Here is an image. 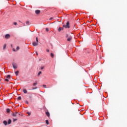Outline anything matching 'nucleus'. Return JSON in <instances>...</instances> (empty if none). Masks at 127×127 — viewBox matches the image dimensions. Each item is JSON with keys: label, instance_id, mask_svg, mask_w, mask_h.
<instances>
[{"label": "nucleus", "instance_id": "26", "mask_svg": "<svg viewBox=\"0 0 127 127\" xmlns=\"http://www.w3.org/2000/svg\"><path fill=\"white\" fill-rule=\"evenodd\" d=\"M26 24H29V21H27L26 22Z\"/></svg>", "mask_w": 127, "mask_h": 127}, {"label": "nucleus", "instance_id": "14", "mask_svg": "<svg viewBox=\"0 0 127 127\" xmlns=\"http://www.w3.org/2000/svg\"><path fill=\"white\" fill-rule=\"evenodd\" d=\"M6 48V44H4L3 47V50H4V49H5Z\"/></svg>", "mask_w": 127, "mask_h": 127}, {"label": "nucleus", "instance_id": "21", "mask_svg": "<svg viewBox=\"0 0 127 127\" xmlns=\"http://www.w3.org/2000/svg\"><path fill=\"white\" fill-rule=\"evenodd\" d=\"M6 112H7V113H9V112H10V110L9 109H7Z\"/></svg>", "mask_w": 127, "mask_h": 127}, {"label": "nucleus", "instance_id": "11", "mask_svg": "<svg viewBox=\"0 0 127 127\" xmlns=\"http://www.w3.org/2000/svg\"><path fill=\"white\" fill-rule=\"evenodd\" d=\"M7 124H8V125H10V124H11V120L9 119L7 122Z\"/></svg>", "mask_w": 127, "mask_h": 127}, {"label": "nucleus", "instance_id": "7", "mask_svg": "<svg viewBox=\"0 0 127 127\" xmlns=\"http://www.w3.org/2000/svg\"><path fill=\"white\" fill-rule=\"evenodd\" d=\"M33 46H37L38 45V43L35 42H33Z\"/></svg>", "mask_w": 127, "mask_h": 127}, {"label": "nucleus", "instance_id": "1", "mask_svg": "<svg viewBox=\"0 0 127 127\" xmlns=\"http://www.w3.org/2000/svg\"><path fill=\"white\" fill-rule=\"evenodd\" d=\"M63 27L64 28H70V23L67 21L65 25H63Z\"/></svg>", "mask_w": 127, "mask_h": 127}, {"label": "nucleus", "instance_id": "4", "mask_svg": "<svg viewBox=\"0 0 127 127\" xmlns=\"http://www.w3.org/2000/svg\"><path fill=\"white\" fill-rule=\"evenodd\" d=\"M12 116L13 117H18V113L17 112H15L14 113H12Z\"/></svg>", "mask_w": 127, "mask_h": 127}, {"label": "nucleus", "instance_id": "39", "mask_svg": "<svg viewBox=\"0 0 127 127\" xmlns=\"http://www.w3.org/2000/svg\"><path fill=\"white\" fill-rule=\"evenodd\" d=\"M23 26H25V24H23Z\"/></svg>", "mask_w": 127, "mask_h": 127}, {"label": "nucleus", "instance_id": "16", "mask_svg": "<svg viewBox=\"0 0 127 127\" xmlns=\"http://www.w3.org/2000/svg\"><path fill=\"white\" fill-rule=\"evenodd\" d=\"M37 85V82H35L33 84V87H35V86Z\"/></svg>", "mask_w": 127, "mask_h": 127}, {"label": "nucleus", "instance_id": "5", "mask_svg": "<svg viewBox=\"0 0 127 127\" xmlns=\"http://www.w3.org/2000/svg\"><path fill=\"white\" fill-rule=\"evenodd\" d=\"M64 29V27H63H63H60L58 29V30L59 32H60V31H62V30H63Z\"/></svg>", "mask_w": 127, "mask_h": 127}, {"label": "nucleus", "instance_id": "41", "mask_svg": "<svg viewBox=\"0 0 127 127\" xmlns=\"http://www.w3.org/2000/svg\"><path fill=\"white\" fill-rule=\"evenodd\" d=\"M18 115H20V114H19Z\"/></svg>", "mask_w": 127, "mask_h": 127}, {"label": "nucleus", "instance_id": "42", "mask_svg": "<svg viewBox=\"0 0 127 127\" xmlns=\"http://www.w3.org/2000/svg\"><path fill=\"white\" fill-rule=\"evenodd\" d=\"M31 94H32V93H31Z\"/></svg>", "mask_w": 127, "mask_h": 127}, {"label": "nucleus", "instance_id": "15", "mask_svg": "<svg viewBox=\"0 0 127 127\" xmlns=\"http://www.w3.org/2000/svg\"><path fill=\"white\" fill-rule=\"evenodd\" d=\"M18 73H19V71H18L15 72L16 76H17L18 75Z\"/></svg>", "mask_w": 127, "mask_h": 127}, {"label": "nucleus", "instance_id": "33", "mask_svg": "<svg viewBox=\"0 0 127 127\" xmlns=\"http://www.w3.org/2000/svg\"><path fill=\"white\" fill-rule=\"evenodd\" d=\"M25 102H26V104H27L28 105V101H26Z\"/></svg>", "mask_w": 127, "mask_h": 127}, {"label": "nucleus", "instance_id": "40", "mask_svg": "<svg viewBox=\"0 0 127 127\" xmlns=\"http://www.w3.org/2000/svg\"><path fill=\"white\" fill-rule=\"evenodd\" d=\"M36 54H37V55H38V53H37V52H36Z\"/></svg>", "mask_w": 127, "mask_h": 127}, {"label": "nucleus", "instance_id": "23", "mask_svg": "<svg viewBox=\"0 0 127 127\" xmlns=\"http://www.w3.org/2000/svg\"><path fill=\"white\" fill-rule=\"evenodd\" d=\"M36 42H37V43H38V37H36Z\"/></svg>", "mask_w": 127, "mask_h": 127}, {"label": "nucleus", "instance_id": "25", "mask_svg": "<svg viewBox=\"0 0 127 127\" xmlns=\"http://www.w3.org/2000/svg\"><path fill=\"white\" fill-rule=\"evenodd\" d=\"M36 89H37V87H33L32 90H36Z\"/></svg>", "mask_w": 127, "mask_h": 127}, {"label": "nucleus", "instance_id": "19", "mask_svg": "<svg viewBox=\"0 0 127 127\" xmlns=\"http://www.w3.org/2000/svg\"><path fill=\"white\" fill-rule=\"evenodd\" d=\"M20 100H21V97L19 96L17 98V100L19 101Z\"/></svg>", "mask_w": 127, "mask_h": 127}, {"label": "nucleus", "instance_id": "37", "mask_svg": "<svg viewBox=\"0 0 127 127\" xmlns=\"http://www.w3.org/2000/svg\"><path fill=\"white\" fill-rule=\"evenodd\" d=\"M50 20H51L52 19H53V17H51V18H50Z\"/></svg>", "mask_w": 127, "mask_h": 127}, {"label": "nucleus", "instance_id": "2", "mask_svg": "<svg viewBox=\"0 0 127 127\" xmlns=\"http://www.w3.org/2000/svg\"><path fill=\"white\" fill-rule=\"evenodd\" d=\"M5 38H6V39H9V38H10V34H6L5 36Z\"/></svg>", "mask_w": 127, "mask_h": 127}, {"label": "nucleus", "instance_id": "6", "mask_svg": "<svg viewBox=\"0 0 127 127\" xmlns=\"http://www.w3.org/2000/svg\"><path fill=\"white\" fill-rule=\"evenodd\" d=\"M12 66H13V68L14 69H16V68H17V65H16V64L13 63L12 64Z\"/></svg>", "mask_w": 127, "mask_h": 127}, {"label": "nucleus", "instance_id": "28", "mask_svg": "<svg viewBox=\"0 0 127 127\" xmlns=\"http://www.w3.org/2000/svg\"><path fill=\"white\" fill-rule=\"evenodd\" d=\"M44 66L41 67V70H43Z\"/></svg>", "mask_w": 127, "mask_h": 127}, {"label": "nucleus", "instance_id": "24", "mask_svg": "<svg viewBox=\"0 0 127 127\" xmlns=\"http://www.w3.org/2000/svg\"><path fill=\"white\" fill-rule=\"evenodd\" d=\"M41 73H42L41 71H39V73H38V76H40Z\"/></svg>", "mask_w": 127, "mask_h": 127}, {"label": "nucleus", "instance_id": "27", "mask_svg": "<svg viewBox=\"0 0 127 127\" xmlns=\"http://www.w3.org/2000/svg\"><path fill=\"white\" fill-rule=\"evenodd\" d=\"M46 31H47V32L49 31V29H48V28H46Z\"/></svg>", "mask_w": 127, "mask_h": 127}, {"label": "nucleus", "instance_id": "31", "mask_svg": "<svg viewBox=\"0 0 127 127\" xmlns=\"http://www.w3.org/2000/svg\"><path fill=\"white\" fill-rule=\"evenodd\" d=\"M5 81H6V82H8L9 80L8 79H5Z\"/></svg>", "mask_w": 127, "mask_h": 127}, {"label": "nucleus", "instance_id": "17", "mask_svg": "<svg viewBox=\"0 0 127 127\" xmlns=\"http://www.w3.org/2000/svg\"><path fill=\"white\" fill-rule=\"evenodd\" d=\"M65 36L66 38L68 39L69 37V35H68L67 34H65Z\"/></svg>", "mask_w": 127, "mask_h": 127}, {"label": "nucleus", "instance_id": "8", "mask_svg": "<svg viewBox=\"0 0 127 127\" xmlns=\"http://www.w3.org/2000/svg\"><path fill=\"white\" fill-rule=\"evenodd\" d=\"M35 13H36V14H39V13H40V10H36Z\"/></svg>", "mask_w": 127, "mask_h": 127}, {"label": "nucleus", "instance_id": "3", "mask_svg": "<svg viewBox=\"0 0 127 127\" xmlns=\"http://www.w3.org/2000/svg\"><path fill=\"white\" fill-rule=\"evenodd\" d=\"M71 40H72V36H69L67 39V41L70 42Z\"/></svg>", "mask_w": 127, "mask_h": 127}, {"label": "nucleus", "instance_id": "34", "mask_svg": "<svg viewBox=\"0 0 127 127\" xmlns=\"http://www.w3.org/2000/svg\"><path fill=\"white\" fill-rule=\"evenodd\" d=\"M13 51H14V52H15V49H14V48L13 49Z\"/></svg>", "mask_w": 127, "mask_h": 127}, {"label": "nucleus", "instance_id": "35", "mask_svg": "<svg viewBox=\"0 0 127 127\" xmlns=\"http://www.w3.org/2000/svg\"><path fill=\"white\" fill-rule=\"evenodd\" d=\"M46 51H47V52H49V50L47 49V50H46Z\"/></svg>", "mask_w": 127, "mask_h": 127}, {"label": "nucleus", "instance_id": "36", "mask_svg": "<svg viewBox=\"0 0 127 127\" xmlns=\"http://www.w3.org/2000/svg\"><path fill=\"white\" fill-rule=\"evenodd\" d=\"M27 114H28V116H30V113L28 112Z\"/></svg>", "mask_w": 127, "mask_h": 127}, {"label": "nucleus", "instance_id": "10", "mask_svg": "<svg viewBox=\"0 0 127 127\" xmlns=\"http://www.w3.org/2000/svg\"><path fill=\"white\" fill-rule=\"evenodd\" d=\"M46 115L47 116V117H50V114L49 113V112H46Z\"/></svg>", "mask_w": 127, "mask_h": 127}, {"label": "nucleus", "instance_id": "32", "mask_svg": "<svg viewBox=\"0 0 127 127\" xmlns=\"http://www.w3.org/2000/svg\"><path fill=\"white\" fill-rule=\"evenodd\" d=\"M16 121H17V119H13V122H16Z\"/></svg>", "mask_w": 127, "mask_h": 127}, {"label": "nucleus", "instance_id": "30", "mask_svg": "<svg viewBox=\"0 0 127 127\" xmlns=\"http://www.w3.org/2000/svg\"><path fill=\"white\" fill-rule=\"evenodd\" d=\"M16 50H19V47H17Z\"/></svg>", "mask_w": 127, "mask_h": 127}, {"label": "nucleus", "instance_id": "29", "mask_svg": "<svg viewBox=\"0 0 127 127\" xmlns=\"http://www.w3.org/2000/svg\"><path fill=\"white\" fill-rule=\"evenodd\" d=\"M13 24H14V25H17V23H16V22H14Z\"/></svg>", "mask_w": 127, "mask_h": 127}, {"label": "nucleus", "instance_id": "20", "mask_svg": "<svg viewBox=\"0 0 127 127\" xmlns=\"http://www.w3.org/2000/svg\"><path fill=\"white\" fill-rule=\"evenodd\" d=\"M29 99H30V100H31V99H32V95H30L29 96Z\"/></svg>", "mask_w": 127, "mask_h": 127}, {"label": "nucleus", "instance_id": "13", "mask_svg": "<svg viewBox=\"0 0 127 127\" xmlns=\"http://www.w3.org/2000/svg\"><path fill=\"white\" fill-rule=\"evenodd\" d=\"M51 56L52 58H54V54L53 53H51Z\"/></svg>", "mask_w": 127, "mask_h": 127}, {"label": "nucleus", "instance_id": "9", "mask_svg": "<svg viewBox=\"0 0 127 127\" xmlns=\"http://www.w3.org/2000/svg\"><path fill=\"white\" fill-rule=\"evenodd\" d=\"M23 92L24 94H26L27 93V90H26L25 89H23Z\"/></svg>", "mask_w": 127, "mask_h": 127}, {"label": "nucleus", "instance_id": "18", "mask_svg": "<svg viewBox=\"0 0 127 127\" xmlns=\"http://www.w3.org/2000/svg\"><path fill=\"white\" fill-rule=\"evenodd\" d=\"M46 125H49V121H48V120H46Z\"/></svg>", "mask_w": 127, "mask_h": 127}, {"label": "nucleus", "instance_id": "12", "mask_svg": "<svg viewBox=\"0 0 127 127\" xmlns=\"http://www.w3.org/2000/svg\"><path fill=\"white\" fill-rule=\"evenodd\" d=\"M3 124H4V126H7V122H6V121H4L3 122Z\"/></svg>", "mask_w": 127, "mask_h": 127}, {"label": "nucleus", "instance_id": "22", "mask_svg": "<svg viewBox=\"0 0 127 127\" xmlns=\"http://www.w3.org/2000/svg\"><path fill=\"white\" fill-rule=\"evenodd\" d=\"M6 78H8L9 79L10 78V75L8 74L7 75Z\"/></svg>", "mask_w": 127, "mask_h": 127}, {"label": "nucleus", "instance_id": "38", "mask_svg": "<svg viewBox=\"0 0 127 127\" xmlns=\"http://www.w3.org/2000/svg\"><path fill=\"white\" fill-rule=\"evenodd\" d=\"M43 87H46V85H44Z\"/></svg>", "mask_w": 127, "mask_h": 127}]
</instances>
